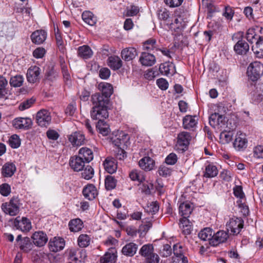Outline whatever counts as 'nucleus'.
<instances>
[{"mask_svg":"<svg viewBox=\"0 0 263 263\" xmlns=\"http://www.w3.org/2000/svg\"><path fill=\"white\" fill-rule=\"evenodd\" d=\"M247 73L252 81H257L263 74V65L259 62H254L248 67Z\"/></svg>","mask_w":263,"mask_h":263,"instance_id":"1","label":"nucleus"},{"mask_svg":"<svg viewBox=\"0 0 263 263\" xmlns=\"http://www.w3.org/2000/svg\"><path fill=\"white\" fill-rule=\"evenodd\" d=\"M192 139L191 134L186 132H182L178 135L176 147L177 150L183 152L188 147Z\"/></svg>","mask_w":263,"mask_h":263,"instance_id":"2","label":"nucleus"},{"mask_svg":"<svg viewBox=\"0 0 263 263\" xmlns=\"http://www.w3.org/2000/svg\"><path fill=\"white\" fill-rule=\"evenodd\" d=\"M2 209L6 214L15 216L19 212L18 200L17 198H13L9 202L3 203Z\"/></svg>","mask_w":263,"mask_h":263,"instance_id":"3","label":"nucleus"},{"mask_svg":"<svg viewBox=\"0 0 263 263\" xmlns=\"http://www.w3.org/2000/svg\"><path fill=\"white\" fill-rule=\"evenodd\" d=\"M226 226L228 231H231L233 234H238L243 228V221L240 218L234 217L230 219Z\"/></svg>","mask_w":263,"mask_h":263,"instance_id":"4","label":"nucleus"},{"mask_svg":"<svg viewBox=\"0 0 263 263\" xmlns=\"http://www.w3.org/2000/svg\"><path fill=\"white\" fill-rule=\"evenodd\" d=\"M36 122L41 127H47L51 120L50 112L46 109H41L36 115Z\"/></svg>","mask_w":263,"mask_h":263,"instance_id":"5","label":"nucleus"},{"mask_svg":"<svg viewBox=\"0 0 263 263\" xmlns=\"http://www.w3.org/2000/svg\"><path fill=\"white\" fill-rule=\"evenodd\" d=\"M14 226L17 230L23 232H28L32 228L30 220L24 217L22 218L16 217L14 221Z\"/></svg>","mask_w":263,"mask_h":263,"instance_id":"6","label":"nucleus"},{"mask_svg":"<svg viewBox=\"0 0 263 263\" xmlns=\"http://www.w3.org/2000/svg\"><path fill=\"white\" fill-rule=\"evenodd\" d=\"M14 35V29L12 23L0 22V36L12 39Z\"/></svg>","mask_w":263,"mask_h":263,"instance_id":"7","label":"nucleus"},{"mask_svg":"<svg viewBox=\"0 0 263 263\" xmlns=\"http://www.w3.org/2000/svg\"><path fill=\"white\" fill-rule=\"evenodd\" d=\"M91 117L93 120H98V121H104L108 117L107 107H93L91 111Z\"/></svg>","mask_w":263,"mask_h":263,"instance_id":"8","label":"nucleus"},{"mask_svg":"<svg viewBox=\"0 0 263 263\" xmlns=\"http://www.w3.org/2000/svg\"><path fill=\"white\" fill-rule=\"evenodd\" d=\"M68 140L73 146L83 145L86 141L84 135L81 132L72 133L68 136Z\"/></svg>","mask_w":263,"mask_h":263,"instance_id":"9","label":"nucleus"},{"mask_svg":"<svg viewBox=\"0 0 263 263\" xmlns=\"http://www.w3.org/2000/svg\"><path fill=\"white\" fill-rule=\"evenodd\" d=\"M173 252L176 258L174 260L175 263H188L187 258L184 255V250L182 246L175 244L173 246Z\"/></svg>","mask_w":263,"mask_h":263,"instance_id":"10","label":"nucleus"},{"mask_svg":"<svg viewBox=\"0 0 263 263\" xmlns=\"http://www.w3.org/2000/svg\"><path fill=\"white\" fill-rule=\"evenodd\" d=\"M229 236L228 232L224 231H219L215 234H213L212 238L210 240V245L213 246H217L221 243L226 242Z\"/></svg>","mask_w":263,"mask_h":263,"instance_id":"11","label":"nucleus"},{"mask_svg":"<svg viewBox=\"0 0 263 263\" xmlns=\"http://www.w3.org/2000/svg\"><path fill=\"white\" fill-rule=\"evenodd\" d=\"M65 245L64 239L56 237L50 239L48 243L49 250L53 252H57L63 250Z\"/></svg>","mask_w":263,"mask_h":263,"instance_id":"12","label":"nucleus"},{"mask_svg":"<svg viewBox=\"0 0 263 263\" xmlns=\"http://www.w3.org/2000/svg\"><path fill=\"white\" fill-rule=\"evenodd\" d=\"M40 68L36 66H31L27 70V79L31 83H34L40 79Z\"/></svg>","mask_w":263,"mask_h":263,"instance_id":"13","label":"nucleus"},{"mask_svg":"<svg viewBox=\"0 0 263 263\" xmlns=\"http://www.w3.org/2000/svg\"><path fill=\"white\" fill-rule=\"evenodd\" d=\"M13 125L17 129H28L31 127L32 120L29 118H17L13 121Z\"/></svg>","mask_w":263,"mask_h":263,"instance_id":"14","label":"nucleus"},{"mask_svg":"<svg viewBox=\"0 0 263 263\" xmlns=\"http://www.w3.org/2000/svg\"><path fill=\"white\" fill-rule=\"evenodd\" d=\"M47 33L44 30H37L34 31L30 37L32 42L37 45L43 44L47 39Z\"/></svg>","mask_w":263,"mask_h":263,"instance_id":"15","label":"nucleus"},{"mask_svg":"<svg viewBox=\"0 0 263 263\" xmlns=\"http://www.w3.org/2000/svg\"><path fill=\"white\" fill-rule=\"evenodd\" d=\"M250 93L252 99L256 102L261 101L263 99L262 90L261 85L251 84L250 86Z\"/></svg>","mask_w":263,"mask_h":263,"instance_id":"16","label":"nucleus"},{"mask_svg":"<svg viewBox=\"0 0 263 263\" xmlns=\"http://www.w3.org/2000/svg\"><path fill=\"white\" fill-rule=\"evenodd\" d=\"M31 237L34 244L37 247L44 246L48 241L47 235L43 231L34 232Z\"/></svg>","mask_w":263,"mask_h":263,"instance_id":"17","label":"nucleus"},{"mask_svg":"<svg viewBox=\"0 0 263 263\" xmlns=\"http://www.w3.org/2000/svg\"><path fill=\"white\" fill-rule=\"evenodd\" d=\"M159 71L162 75L172 76L176 73L175 66L173 63L165 62L160 65Z\"/></svg>","mask_w":263,"mask_h":263,"instance_id":"18","label":"nucleus"},{"mask_svg":"<svg viewBox=\"0 0 263 263\" xmlns=\"http://www.w3.org/2000/svg\"><path fill=\"white\" fill-rule=\"evenodd\" d=\"M91 101L93 107H107L109 99L99 93H96L91 96Z\"/></svg>","mask_w":263,"mask_h":263,"instance_id":"19","label":"nucleus"},{"mask_svg":"<svg viewBox=\"0 0 263 263\" xmlns=\"http://www.w3.org/2000/svg\"><path fill=\"white\" fill-rule=\"evenodd\" d=\"M246 136L241 132H237L235 136V139L233 143L234 146L238 150H240L247 146V140Z\"/></svg>","mask_w":263,"mask_h":263,"instance_id":"20","label":"nucleus"},{"mask_svg":"<svg viewBox=\"0 0 263 263\" xmlns=\"http://www.w3.org/2000/svg\"><path fill=\"white\" fill-rule=\"evenodd\" d=\"M139 62L143 66H151L155 64L156 60L153 54L143 52L140 57Z\"/></svg>","mask_w":263,"mask_h":263,"instance_id":"21","label":"nucleus"},{"mask_svg":"<svg viewBox=\"0 0 263 263\" xmlns=\"http://www.w3.org/2000/svg\"><path fill=\"white\" fill-rule=\"evenodd\" d=\"M140 167L145 171H150L155 166V161L149 157H144L139 161Z\"/></svg>","mask_w":263,"mask_h":263,"instance_id":"22","label":"nucleus"},{"mask_svg":"<svg viewBox=\"0 0 263 263\" xmlns=\"http://www.w3.org/2000/svg\"><path fill=\"white\" fill-rule=\"evenodd\" d=\"M85 163L78 156L70 158L69 165L71 168L76 172H79L84 167Z\"/></svg>","mask_w":263,"mask_h":263,"instance_id":"23","label":"nucleus"},{"mask_svg":"<svg viewBox=\"0 0 263 263\" xmlns=\"http://www.w3.org/2000/svg\"><path fill=\"white\" fill-rule=\"evenodd\" d=\"M78 156L86 163H89L93 159V153L90 148L83 147L79 149Z\"/></svg>","mask_w":263,"mask_h":263,"instance_id":"24","label":"nucleus"},{"mask_svg":"<svg viewBox=\"0 0 263 263\" xmlns=\"http://www.w3.org/2000/svg\"><path fill=\"white\" fill-rule=\"evenodd\" d=\"M138 245L134 242H129L126 244L122 249V253L126 256L132 257L137 252Z\"/></svg>","mask_w":263,"mask_h":263,"instance_id":"25","label":"nucleus"},{"mask_svg":"<svg viewBox=\"0 0 263 263\" xmlns=\"http://www.w3.org/2000/svg\"><path fill=\"white\" fill-rule=\"evenodd\" d=\"M137 55L138 53L136 49L132 47L124 48L121 52L122 58L125 61L133 60Z\"/></svg>","mask_w":263,"mask_h":263,"instance_id":"26","label":"nucleus"},{"mask_svg":"<svg viewBox=\"0 0 263 263\" xmlns=\"http://www.w3.org/2000/svg\"><path fill=\"white\" fill-rule=\"evenodd\" d=\"M83 194L86 199L91 200L96 198L98 193L96 187L93 185L89 184L84 188Z\"/></svg>","mask_w":263,"mask_h":263,"instance_id":"27","label":"nucleus"},{"mask_svg":"<svg viewBox=\"0 0 263 263\" xmlns=\"http://www.w3.org/2000/svg\"><path fill=\"white\" fill-rule=\"evenodd\" d=\"M105 170L109 174L115 173L117 169L116 160L111 157H107L104 162Z\"/></svg>","mask_w":263,"mask_h":263,"instance_id":"28","label":"nucleus"},{"mask_svg":"<svg viewBox=\"0 0 263 263\" xmlns=\"http://www.w3.org/2000/svg\"><path fill=\"white\" fill-rule=\"evenodd\" d=\"M93 54V52L88 45H83L78 47V55L83 59H88Z\"/></svg>","mask_w":263,"mask_h":263,"instance_id":"29","label":"nucleus"},{"mask_svg":"<svg viewBox=\"0 0 263 263\" xmlns=\"http://www.w3.org/2000/svg\"><path fill=\"white\" fill-rule=\"evenodd\" d=\"M117 257V251L111 249L110 252H106L105 255L101 258V263H115Z\"/></svg>","mask_w":263,"mask_h":263,"instance_id":"30","label":"nucleus"},{"mask_svg":"<svg viewBox=\"0 0 263 263\" xmlns=\"http://www.w3.org/2000/svg\"><path fill=\"white\" fill-rule=\"evenodd\" d=\"M108 65L113 70H118L122 66V61L118 56L112 55L107 59Z\"/></svg>","mask_w":263,"mask_h":263,"instance_id":"31","label":"nucleus"},{"mask_svg":"<svg viewBox=\"0 0 263 263\" xmlns=\"http://www.w3.org/2000/svg\"><path fill=\"white\" fill-rule=\"evenodd\" d=\"M99 89L101 91V95L108 99L113 92L112 85L107 83L102 82L99 84Z\"/></svg>","mask_w":263,"mask_h":263,"instance_id":"32","label":"nucleus"},{"mask_svg":"<svg viewBox=\"0 0 263 263\" xmlns=\"http://www.w3.org/2000/svg\"><path fill=\"white\" fill-rule=\"evenodd\" d=\"M179 227L185 235H189L192 230V224L187 217H182L180 220Z\"/></svg>","mask_w":263,"mask_h":263,"instance_id":"33","label":"nucleus"},{"mask_svg":"<svg viewBox=\"0 0 263 263\" xmlns=\"http://www.w3.org/2000/svg\"><path fill=\"white\" fill-rule=\"evenodd\" d=\"M235 52L239 54H246L249 49V46L243 40H239L234 47Z\"/></svg>","mask_w":263,"mask_h":263,"instance_id":"34","label":"nucleus"},{"mask_svg":"<svg viewBox=\"0 0 263 263\" xmlns=\"http://www.w3.org/2000/svg\"><path fill=\"white\" fill-rule=\"evenodd\" d=\"M196 116L187 115L183 119V127L185 129H190L196 126L197 120Z\"/></svg>","mask_w":263,"mask_h":263,"instance_id":"35","label":"nucleus"},{"mask_svg":"<svg viewBox=\"0 0 263 263\" xmlns=\"http://www.w3.org/2000/svg\"><path fill=\"white\" fill-rule=\"evenodd\" d=\"M68 226L71 232H78L83 228V223L80 218H76L69 222Z\"/></svg>","mask_w":263,"mask_h":263,"instance_id":"36","label":"nucleus"},{"mask_svg":"<svg viewBox=\"0 0 263 263\" xmlns=\"http://www.w3.org/2000/svg\"><path fill=\"white\" fill-rule=\"evenodd\" d=\"M179 213L183 217H187L193 211L192 204L185 202L180 204L179 207Z\"/></svg>","mask_w":263,"mask_h":263,"instance_id":"37","label":"nucleus"},{"mask_svg":"<svg viewBox=\"0 0 263 263\" xmlns=\"http://www.w3.org/2000/svg\"><path fill=\"white\" fill-rule=\"evenodd\" d=\"M16 171V167L12 163H6L2 167V173L5 177H11Z\"/></svg>","mask_w":263,"mask_h":263,"instance_id":"38","label":"nucleus"},{"mask_svg":"<svg viewBox=\"0 0 263 263\" xmlns=\"http://www.w3.org/2000/svg\"><path fill=\"white\" fill-rule=\"evenodd\" d=\"M20 249L25 252H28L32 250L33 245L28 237L23 238L18 244Z\"/></svg>","mask_w":263,"mask_h":263,"instance_id":"39","label":"nucleus"},{"mask_svg":"<svg viewBox=\"0 0 263 263\" xmlns=\"http://www.w3.org/2000/svg\"><path fill=\"white\" fill-rule=\"evenodd\" d=\"M259 28H250L248 30L246 34V38L247 41L250 43L251 44H253L254 43H256L258 42V40L257 35L256 34L258 31H259Z\"/></svg>","mask_w":263,"mask_h":263,"instance_id":"40","label":"nucleus"},{"mask_svg":"<svg viewBox=\"0 0 263 263\" xmlns=\"http://www.w3.org/2000/svg\"><path fill=\"white\" fill-rule=\"evenodd\" d=\"M154 253V246L150 243L143 245L139 252V254L145 259Z\"/></svg>","mask_w":263,"mask_h":263,"instance_id":"41","label":"nucleus"},{"mask_svg":"<svg viewBox=\"0 0 263 263\" xmlns=\"http://www.w3.org/2000/svg\"><path fill=\"white\" fill-rule=\"evenodd\" d=\"M96 128L99 133L103 136L108 135L110 132L108 125L104 121H98Z\"/></svg>","mask_w":263,"mask_h":263,"instance_id":"42","label":"nucleus"},{"mask_svg":"<svg viewBox=\"0 0 263 263\" xmlns=\"http://www.w3.org/2000/svg\"><path fill=\"white\" fill-rule=\"evenodd\" d=\"M218 173L217 167L212 164H209L205 167L203 176L206 178H213L216 176Z\"/></svg>","mask_w":263,"mask_h":263,"instance_id":"43","label":"nucleus"},{"mask_svg":"<svg viewBox=\"0 0 263 263\" xmlns=\"http://www.w3.org/2000/svg\"><path fill=\"white\" fill-rule=\"evenodd\" d=\"M130 178L133 181H137L139 182H142L145 180V177L143 173L138 170H132L129 174Z\"/></svg>","mask_w":263,"mask_h":263,"instance_id":"44","label":"nucleus"},{"mask_svg":"<svg viewBox=\"0 0 263 263\" xmlns=\"http://www.w3.org/2000/svg\"><path fill=\"white\" fill-rule=\"evenodd\" d=\"M213 236L212 230L210 228H205L202 230L198 234L199 237L203 240H210Z\"/></svg>","mask_w":263,"mask_h":263,"instance_id":"45","label":"nucleus"},{"mask_svg":"<svg viewBox=\"0 0 263 263\" xmlns=\"http://www.w3.org/2000/svg\"><path fill=\"white\" fill-rule=\"evenodd\" d=\"M83 21L90 26H93L96 23V18L90 11H85L82 15Z\"/></svg>","mask_w":263,"mask_h":263,"instance_id":"46","label":"nucleus"},{"mask_svg":"<svg viewBox=\"0 0 263 263\" xmlns=\"http://www.w3.org/2000/svg\"><path fill=\"white\" fill-rule=\"evenodd\" d=\"M252 50L258 58L263 57V40H259L252 47Z\"/></svg>","mask_w":263,"mask_h":263,"instance_id":"47","label":"nucleus"},{"mask_svg":"<svg viewBox=\"0 0 263 263\" xmlns=\"http://www.w3.org/2000/svg\"><path fill=\"white\" fill-rule=\"evenodd\" d=\"M23 76L17 74L11 77L9 81L10 85L13 87H19L22 86L24 82Z\"/></svg>","mask_w":263,"mask_h":263,"instance_id":"48","label":"nucleus"},{"mask_svg":"<svg viewBox=\"0 0 263 263\" xmlns=\"http://www.w3.org/2000/svg\"><path fill=\"white\" fill-rule=\"evenodd\" d=\"M90 242V237L89 235L85 234H81L78 239V244L81 248L88 247Z\"/></svg>","mask_w":263,"mask_h":263,"instance_id":"49","label":"nucleus"},{"mask_svg":"<svg viewBox=\"0 0 263 263\" xmlns=\"http://www.w3.org/2000/svg\"><path fill=\"white\" fill-rule=\"evenodd\" d=\"M117 183L116 179L112 176L108 175L105 179V186L107 190L114 189Z\"/></svg>","mask_w":263,"mask_h":263,"instance_id":"50","label":"nucleus"},{"mask_svg":"<svg viewBox=\"0 0 263 263\" xmlns=\"http://www.w3.org/2000/svg\"><path fill=\"white\" fill-rule=\"evenodd\" d=\"M82 171V177L85 179H90L94 175V170L93 168L89 165H87L84 169L83 168Z\"/></svg>","mask_w":263,"mask_h":263,"instance_id":"51","label":"nucleus"},{"mask_svg":"<svg viewBox=\"0 0 263 263\" xmlns=\"http://www.w3.org/2000/svg\"><path fill=\"white\" fill-rule=\"evenodd\" d=\"M8 85V81L6 79L0 76V99L4 98L7 93L6 86Z\"/></svg>","mask_w":263,"mask_h":263,"instance_id":"52","label":"nucleus"},{"mask_svg":"<svg viewBox=\"0 0 263 263\" xmlns=\"http://www.w3.org/2000/svg\"><path fill=\"white\" fill-rule=\"evenodd\" d=\"M159 206L157 202H151L145 208V210L147 213L152 215L156 214L159 211Z\"/></svg>","mask_w":263,"mask_h":263,"instance_id":"53","label":"nucleus"},{"mask_svg":"<svg viewBox=\"0 0 263 263\" xmlns=\"http://www.w3.org/2000/svg\"><path fill=\"white\" fill-rule=\"evenodd\" d=\"M144 49L147 50L157 49L156 41L154 39H150L146 41L143 45Z\"/></svg>","mask_w":263,"mask_h":263,"instance_id":"54","label":"nucleus"},{"mask_svg":"<svg viewBox=\"0 0 263 263\" xmlns=\"http://www.w3.org/2000/svg\"><path fill=\"white\" fill-rule=\"evenodd\" d=\"M9 144L11 147L13 148L18 147L21 144L18 137L16 135H12L9 139Z\"/></svg>","mask_w":263,"mask_h":263,"instance_id":"55","label":"nucleus"},{"mask_svg":"<svg viewBox=\"0 0 263 263\" xmlns=\"http://www.w3.org/2000/svg\"><path fill=\"white\" fill-rule=\"evenodd\" d=\"M35 99L31 98L27 100L24 101L21 103L19 106V109L21 110H24L30 107L32 104L34 103Z\"/></svg>","mask_w":263,"mask_h":263,"instance_id":"56","label":"nucleus"},{"mask_svg":"<svg viewBox=\"0 0 263 263\" xmlns=\"http://www.w3.org/2000/svg\"><path fill=\"white\" fill-rule=\"evenodd\" d=\"M218 118H219V114L218 113L212 114L209 117V123L210 125L214 128H215L218 125Z\"/></svg>","mask_w":263,"mask_h":263,"instance_id":"57","label":"nucleus"},{"mask_svg":"<svg viewBox=\"0 0 263 263\" xmlns=\"http://www.w3.org/2000/svg\"><path fill=\"white\" fill-rule=\"evenodd\" d=\"M145 263H159L160 257L159 255L154 253L145 259Z\"/></svg>","mask_w":263,"mask_h":263,"instance_id":"58","label":"nucleus"},{"mask_svg":"<svg viewBox=\"0 0 263 263\" xmlns=\"http://www.w3.org/2000/svg\"><path fill=\"white\" fill-rule=\"evenodd\" d=\"M253 156L256 158H263V146H255L253 149Z\"/></svg>","mask_w":263,"mask_h":263,"instance_id":"59","label":"nucleus"},{"mask_svg":"<svg viewBox=\"0 0 263 263\" xmlns=\"http://www.w3.org/2000/svg\"><path fill=\"white\" fill-rule=\"evenodd\" d=\"M11 191L10 185L7 183L2 184L0 186V193L4 196H8Z\"/></svg>","mask_w":263,"mask_h":263,"instance_id":"60","label":"nucleus"},{"mask_svg":"<svg viewBox=\"0 0 263 263\" xmlns=\"http://www.w3.org/2000/svg\"><path fill=\"white\" fill-rule=\"evenodd\" d=\"M143 224H141L139 227V231L141 234L143 233H146L152 227V223L151 221H146L145 223L142 221Z\"/></svg>","mask_w":263,"mask_h":263,"instance_id":"61","label":"nucleus"},{"mask_svg":"<svg viewBox=\"0 0 263 263\" xmlns=\"http://www.w3.org/2000/svg\"><path fill=\"white\" fill-rule=\"evenodd\" d=\"M177 160V155L174 153H171L165 158V162L169 165L175 164Z\"/></svg>","mask_w":263,"mask_h":263,"instance_id":"62","label":"nucleus"},{"mask_svg":"<svg viewBox=\"0 0 263 263\" xmlns=\"http://www.w3.org/2000/svg\"><path fill=\"white\" fill-rule=\"evenodd\" d=\"M46 50L44 48L38 47L33 52V55L37 59L42 58L45 54Z\"/></svg>","mask_w":263,"mask_h":263,"instance_id":"63","label":"nucleus"},{"mask_svg":"<svg viewBox=\"0 0 263 263\" xmlns=\"http://www.w3.org/2000/svg\"><path fill=\"white\" fill-rule=\"evenodd\" d=\"M110 75V71L108 68H102L99 70V76L102 79H108Z\"/></svg>","mask_w":263,"mask_h":263,"instance_id":"64","label":"nucleus"}]
</instances>
